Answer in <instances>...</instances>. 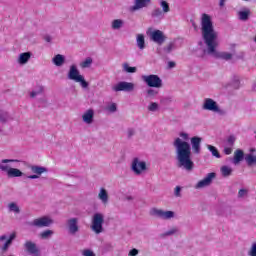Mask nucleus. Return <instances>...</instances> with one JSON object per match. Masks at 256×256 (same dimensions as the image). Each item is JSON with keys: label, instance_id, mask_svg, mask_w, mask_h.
Segmentation results:
<instances>
[{"label": "nucleus", "instance_id": "48", "mask_svg": "<svg viewBox=\"0 0 256 256\" xmlns=\"http://www.w3.org/2000/svg\"><path fill=\"white\" fill-rule=\"evenodd\" d=\"M134 135H135V129L129 128L127 130V137H128V139H131V137H133Z\"/></svg>", "mask_w": 256, "mask_h": 256}, {"label": "nucleus", "instance_id": "51", "mask_svg": "<svg viewBox=\"0 0 256 256\" xmlns=\"http://www.w3.org/2000/svg\"><path fill=\"white\" fill-rule=\"evenodd\" d=\"M128 255L129 256H137V255H139V250L133 248L132 250H130Z\"/></svg>", "mask_w": 256, "mask_h": 256}, {"label": "nucleus", "instance_id": "29", "mask_svg": "<svg viewBox=\"0 0 256 256\" xmlns=\"http://www.w3.org/2000/svg\"><path fill=\"white\" fill-rule=\"evenodd\" d=\"M11 121V116L6 111L0 110V123H7Z\"/></svg>", "mask_w": 256, "mask_h": 256}, {"label": "nucleus", "instance_id": "25", "mask_svg": "<svg viewBox=\"0 0 256 256\" xmlns=\"http://www.w3.org/2000/svg\"><path fill=\"white\" fill-rule=\"evenodd\" d=\"M244 157L245 153H243V150L237 149L234 153V165H237V163H241Z\"/></svg>", "mask_w": 256, "mask_h": 256}, {"label": "nucleus", "instance_id": "13", "mask_svg": "<svg viewBox=\"0 0 256 256\" xmlns=\"http://www.w3.org/2000/svg\"><path fill=\"white\" fill-rule=\"evenodd\" d=\"M150 39L157 45H163L167 41V36L161 30H154L150 33Z\"/></svg>", "mask_w": 256, "mask_h": 256}, {"label": "nucleus", "instance_id": "52", "mask_svg": "<svg viewBox=\"0 0 256 256\" xmlns=\"http://www.w3.org/2000/svg\"><path fill=\"white\" fill-rule=\"evenodd\" d=\"M176 63L174 62V61H169L168 62V69H173V68H175L176 67Z\"/></svg>", "mask_w": 256, "mask_h": 256}, {"label": "nucleus", "instance_id": "53", "mask_svg": "<svg viewBox=\"0 0 256 256\" xmlns=\"http://www.w3.org/2000/svg\"><path fill=\"white\" fill-rule=\"evenodd\" d=\"M226 1L227 0H219V7H221V8L225 7V2Z\"/></svg>", "mask_w": 256, "mask_h": 256}, {"label": "nucleus", "instance_id": "16", "mask_svg": "<svg viewBox=\"0 0 256 256\" xmlns=\"http://www.w3.org/2000/svg\"><path fill=\"white\" fill-rule=\"evenodd\" d=\"M215 177H217L215 172L208 173L204 179L200 180L196 184L195 189H203V187H209V185L213 183V179H215Z\"/></svg>", "mask_w": 256, "mask_h": 256}, {"label": "nucleus", "instance_id": "50", "mask_svg": "<svg viewBox=\"0 0 256 256\" xmlns=\"http://www.w3.org/2000/svg\"><path fill=\"white\" fill-rule=\"evenodd\" d=\"M224 153H225V155H231V153H233V149L231 148V146L225 147Z\"/></svg>", "mask_w": 256, "mask_h": 256}, {"label": "nucleus", "instance_id": "3", "mask_svg": "<svg viewBox=\"0 0 256 256\" xmlns=\"http://www.w3.org/2000/svg\"><path fill=\"white\" fill-rule=\"evenodd\" d=\"M17 160H13V159H2L0 161V171H2L3 173L7 174V177H23V173L21 172V170L17 169V168H11L10 165H8V163H15Z\"/></svg>", "mask_w": 256, "mask_h": 256}, {"label": "nucleus", "instance_id": "40", "mask_svg": "<svg viewBox=\"0 0 256 256\" xmlns=\"http://www.w3.org/2000/svg\"><path fill=\"white\" fill-rule=\"evenodd\" d=\"M123 69L126 73H137V67H131L129 64H123Z\"/></svg>", "mask_w": 256, "mask_h": 256}, {"label": "nucleus", "instance_id": "39", "mask_svg": "<svg viewBox=\"0 0 256 256\" xmlns=\"http://www.w3.org/2000/svg\"><path fill=\"white\" fill-rule=\"evenodd\" d=\"M175 49V42H170L163 48L164 53L169 54Z\"/></svg>", "mask_w": 256, "mask_h": 256}, {"label": "nucleus", "instance_id": "44", "mask_svg": "<svg viewBox=\"0 0 256 256\" xmlns=\"http://www.w3.org/2000/svg\"><path fill=\"white\" fill-rule=\"evenodd\" d=\"M106 111H109L110 113H115L117 111V104L112 103L106 107Z\"/></svg>", "mask_w": 256, "mask_h": 256}, {"label": "nucleus", "instance_id": "56", "mask_svg": "<svg viewBox=\"0 0 256 256\" xmlns=\"http://www.w3.org/2000/svg\"><path fill=\"white\" fill-rule=\"evenodd\" d=\"M235 82L239 83V78L238 77L235 78Z\"/></svg>", "mask_w": 256, "mask_h": 256}, {"label": "nucleus", "instance_id": "55", "mask_svg": "<svg viewBox=\"0 0 256 256\" xmlns=\"http://www.w3.org/2000/svg\"><path fill=\"white\" fill-rule=\"evenodd\" d=\"M127 201H133V198L131 196L126 197Z\"/></svg>", "mask_w": 256, "mask_h": 256}, {"label": "nucleus", "instance_id": "8", "mask_svg": "<svg viewBox=\"0 0 256 256\" xmlns=\"http://www.w3.org/2000/svg\"><path fill=\"white\" fill-rule=\"evenodd\" d=\"M131 170L135 175H141L147 171V162L135 157L131 163Z\"/></svg>", "mask_w": 256, "mask_h": 256}, {"label": "nucleus", "instance_id": "1", "mask_svg": "<svg viewBox=\"0 0 256 256\" xmlns=\"http://www.w3.org/2000/svg\"><path fill=\"white\" fill-rule=\"evenodd\" d=\"M201 33L206 45L205 53L207 55L214 57V59H223L224 61H231L233 59V54L217 50V47H219V34L215 31L213 20L209 14L203 13L201 16Z\"/></svg>", "mask_w": 256, "mask_h": 256}, {"label": "nucleus", "instance_id": "12", "mask_svg": "<svg viewBox=\"0 0 256 256\" xmlns=\"http://www.w3.org/2000/svg\"><path fill=\"white\" fill-rule=\"evenodd\" d=\"M24 249L26 253L30 256H41V252L39 251V247L37 244L31 240H28L24 243Z\"/></svg>", "mask_w": 256, "mask_h": 256}, {"label": "nucleus", "instance_id": "42", "mask_svg": "<svg viewBox=\"0 0 256 256\" xmlns=\"http://www.w3.org/2000/svg\"><path fill=\"white\" fill-rule=\"evenodd\" d=\"M148 111H151L152 113H155V111H159V104H157V102H151L148 106Z\"/></svg>", "mask_w": 256, "mask_h": 256}, {"label": "nucleus", "instance_id": "30", "mask_svg": "<svg viewBox=\"0 0 256 256\" xmlns=\"http://www.w3.org/2000/svg\"><path fill=\"white\" fill-rule=\"evenodd\" d=\"M207 149L209 152L212 153L213 157H216L217 159H221V154L219 153V150L215 148L213 145H207Z\"/></svg>", "mask_w": 256, "mask_h": 256}, {"label": "nucleus", "instance_id": "10", "mask_svg": "<svg viewBox=\"0 0 256 256\" xmlns=\"http://www.w3.org/2000/svg\"><path fill=\"white\" fill-rule=\"evenodd\" d=\"M66 229L68 235L75 237L79 233V218H70L66 222Z\"/></svg>", "mask_w": 256, "mask_h": 256}, {"label": "nucleus", "instance_id": "24", "mask_svg": "<svg viewBox=\"0 0 256 256\" xmlns=\"http://www.w3.org/2000/svg\"><path fill=\"white\" fill-rule=\"evenodd\" d=\"M136 45L141 51H143V49H145V35L137 34Z\"/></svg>", "mask_w": 256, "mask_h": 256}, {"label": "nucleus", "instance_id": "5", "mask_svg": "<svg viewBox=\"0 0 256 256\" xmlns=\"http://www.w3.org/2000/svg\"><path fill=\"white\" fill-rule=\"evenodd\" d=\"M68 78L71 81H75V83H80L81 87L83 89H87L89 87V82L85 81V77L79 73V69H77V66L72 65L70 67L69 73H68Z\"/></svg>", "mask_w": 256, "mask_h": 256}, {"label": "nucleus", "instance_id": "7", "mask_svg": "<svg viewBox=\"0 0 256 256\" xmlns=\"http://www.w3.org/2000/svg\"><path fill=\"white\" fill-rule=\"evenodd\" d=\"M150 215L151 217H156L157 219H163L164 221H167L175 217V212L171 210L165 211L159 208H152L150 210Z\"/></svg>", "mask_w": 256, "mask_h": 256}, {"label": "nucleus", "instance_id": "36", "mask_svg": "<svg viewBox=\"0 0 256 256\" xmlns=\"http://www.w3.org/2000/svg\"><path fill=\"white\" fill-rule=\"evenodd\" d=\"M152 17L163 19V10L160 8H155L152 13Z\"/></svg>", "mask_w": 256, "mask_h": 256}, {"label": "nucleus", "instance_id": "2", "mask_svg": "<svg viewBox=\"0 0 256 256\" xmlns=\"http://www.w3.org/2000/svg\"><path fill=\"white\" fill-rule=\"evenodd\" d=\"M188 139V133L180 132L179 137L174 139L173 147L175 149L177 167L191 173L195 169V163L191 159V144L187 142Z\"/></svg>", "mask_w": 256, "mask_h": 256}, {"label": "nucleus", "instance_id": "46", "mask_svg": "<svg viewBox=\"0 0 256 256\" xmlns=\"http://www.w3.org/2000/svg\"><path fill=\"white\" fill-rule=\"evenodd\" d=\"M83 256H95V252H93L92 250L86 249L82 252Z\"/></svg>", "mask_w": 256, "mask_h": 256}, {"label": "nucleus", "instance_id": "9", "mask_svg": "<svg viewBox=\"0 0 256 256\" xmlns=\"http://www.w3.org/2000/svg\"><path fill=\"white\" fill-rule=\"evenodd\" d=\"M202 109L204 111H212V113H219L220 115H223V110L219 108V104L211 98L204 99Z\"/></svg>", "mask_w": 256, "mask_h": 256}, {"label": "nucleus", "instance_id": "43", "mask_svg": "<svg viewBox=\"0 0 256 256\" xmlns=\"http://www.w3.org/2000/svg\"><path fill=\"white\" fill-rule=\"evenodd\" d=\"M235 141H237V138H235L233 135H230L227 139L228 147H233V145H235Z\"/></svg>", "mask_w": 256, "mask_h": 256}, {"label": "nucleus", "instance_id": "32", "mask_svg": "<svg viewBox=\"0 0 256 256\" xmlns=\"http://www.w3.org/2000/svg\"><path fill=\"white\" fill-rule=\"evenodd\" d=\"M245 161L246 163L251 166V165H255L256 163V156H254L253 154H247L245 156Z\"/></svg>", "mask_w": 256, "mask_h": 256}, {"label": "nucleus", "instance_id": "33", "mask_svg": "<svg viewBox=\"0 0 256 256\" xmlns=\"http://www.w3.org/2000/svg\"><path fill=\"white\" fill-rule=\"evenodd\" d=\"M157 95H159V90L149 88L146 91V97H149L150 99H153V97H157Z\"/></svg>", "mask_w": 256, "mask_h": 256}, {"label": "nucleus", "instance_id": "31", "mask_svg": "<svg viewBox=\"0 0 256 256\" xmlns=\"http://www.w3.org/2000/svg\"><path fill=\"white\" fill-rule=\"evenodd\" d=\"M91 65H93V58L88 57L83 62H81L80 67H82V69H87L91 67Z\"/></svg>", "mask_w": 256, "mask_h": 256}, {"label": "nucleus", "instance_id": "18", "mask_svg": "<svg viewBox=\"0 0 256 256\" xmlns=\"http://www.w3.org/2000/svg\"><path fill=\"white\" fill-rule=\"evenodd\" d=\"M30 169L34 174L27 176L28 179H39V177H41L43 173H47V168L43 166L34 165V166H31Z\"/></svg>", "mask_w": 256, "mask_h": 256}, {"label": "nucleus", "instance_id": "4", "mask_svg": "<svg viewBox=\"0 0 256 256\" xmlns=\"http://www.w3.org/2000/svg\"><path fill=\"white\" fill-rule=\"evenodd\" d=\"M103 223H105V215L103 213H95L92 216L91 221V231L95 233V235H101V233L105 232V228H103Z\"/></svg>", "mask_w": 256, "mask_h": 256}, {"label": "nucleus", "instance_id": "28", "mask_svg": "<svg viewBox=\"0 0 256 256\" xmlns=\"http://www.w3.org/2000/svg\"><path fill=\"white\" fill-rule=\"evenodd\" d=\"M178 232H179V228L173 227L170 230L160 234V238L165 239V237H171V235H177Z\"/></svg>", "mask_w": 256, "mask_h": 256}, {"label": "nucleus", "instance_id": "47", "mask_svg": "<svg viewBox=\"0 0 256 256\" xmlns=\"http://www.w3.org/2000/svg\"><path fill=\"white\" fill-rule=\"evenodd\" d=\"M175 197H181V186H176L174 189Z\"/></svg>", "mask_w": 256, "mask_h": 256}, {"label": "nucleus", "instance_id": "20", "mask_svg": "<svg viewBox=\"0 0 256 256\" xmlns=\"http://www.w3.org/2000/svg\"><path fill=\"white\" fill-rule=\"evenodd\" d=\"M98 199L101 201L102 205H107L109 203V192H107V189L100 188Z\"/></svg>", "mask_w": 256, "mask_h": 256}, {"label": "nucleus", "instance_id": "41", "mask_svg": "<svg viewBox=\"0 0 256 256\" xmlns=\"http://www.w3.org/2000/svg\"><path fill=\"white\" fill-rule=\"evenodd\" d=\"M160 6L162 7V12L169 13L171 11V8L169 7V3L167 1L162 0L160 2Z\"/></svg>", "mask_w": 256, "mask_h": 256}, {"label": "nucleus", "instance_id": "26", "mask_svg": "<svg viewBox=\"0 0 256 256\" xmlns=\"http://www.w3.org/2000/svg\"><path fill=\"white\" fill-rule=\"evenodd\" d=\"M249 15H251V10H249V9L239 11L238 12V19L240 21H248L249 20Z\"/></svg>", "mask_w": 256, "mask_h": 256}, {"label": "nucleus", "instance_id": "15", "mask_svg": "<svg viewBox=\"0 0 256 256\" xmlns=\"http://www.w3.org/2000/svg\"><path fill=\"white\" fill-rule=\"evenodd\" d=\"M16 234L12 233L9 238H7V236L3 235L0 237V247H1V251L2 253L7 252V250L9 249V246L11 245V243H13V240L15 239Z\"/></svg>", "mask_w": 256, "mask_h": 256}, {"label": "nucleus", "instance_id": "17", "mask_svg": "<svg viewBox=\"0 0 256 256\" xmlns=\"http://www.w3.org/2000/svg\"><path fill=\"white\" fill-rule=\"evenodd\" d=\"M203 141V138L194 136L190 139V147L194 153V155H199L201 153V143Z\"/></svg>", "mask_w": 256, "mask_h": 256}, {"label": "nucleus", "instance_id": "21", "mask_svg": "<svg viewBox=\"0 0 256 256\" xmlns=\"http://www.w3.org/2000/svg\"><path fill=\"white\" fill-rule=\"evenodd\" d=\"M93 117H95V111H93V109L87 110L82 115V119H83L84 123H86L87 125H91V123H93Z\"/></svg>", "mask_w": 256, "mask_h": 256}, {"label": "nucleus", "instance_id": "11", "mask_svg": "<svg viewBox=\"0 0 256 256\" xmlns=\"http://www.w3.org/2000/svg\"><path fill=\"white\" fill-rule=\"evenodd\" d=\"M113 91L118 93L119 91H125L126 93H131V91H135V84L131 82H119L115 86L112 87Z\"/></svg>", "mask_w": 256, "mask_h": 256}, {"label": "nucleus", "instance_id": "23", "mask_svg": "<svg viewBox=\"0 0 256 256\" xmlns=\"http://www.w3.org/2000/svg\"><path fill=\"white\" fill-rule=\"evenodd\" d=\"M52 63L56 67H62V65L65 63V57L61 54H57L56 56L53 57Z\"/></svg>", "mask_w": 256, "mask_h": 256}, {"label": "nucleus", "instance_id": "22", "mask_svg": "<svg viewBox=\"0 0 256 256\" xmlns=\"http://www.w3.org/2000/svg\"><path fill=\"white\" fill-rule=\"evenodd\" d=\"M29 59H31V52H24L19 54L17 63L19 65H27V63H29Z\"/></svg>", "mask_w": 256, "mask_h": 256}, {"label": "nucleus", "instance_id": "14", "mask_svg": "<svg viewBox=\"0 0 256 256\" xmlns=\"http://www.w3.org/2000/svg\"><path fill=\"white\" fill-rule=\"evenodd\" d=\"M31 225L33 227H49L50 225H53V220L49 216H43L40 218H36L31 222Z\"/></svg>", "mask_w": 256, "mask_h": 256}, {"label": "nucleus", "instance_id": "37", "mask_svg": "<svg viewBox=\"0 0 256 256\" xmlns=\"http://www.w3.org/2000/svg\"><path fill=\"white\" fill-rule=\"evenodd\" d=\"M8 209L9 211H11L12 213H20V209L19 206L15 203L12 202L8 205Z\"/></svg>", "mask_w": 256, "mask_h": 256}, {"label": "nucleus", "instance_id": "49", "mask_svg": "<svg viewBox=\"0 0 256 256\" xmlns=\"http://www.w3.org/2000/svg\"><path fill=\"white\" fill-rule=\"evenodd\" d=\"M245 195H247V190L246 189H240L239 192H238V197L243 198V197H245Z\"/></svg>", "mask_w": 256, "mask_h": 256}, {"label": "nucleus", "instance_id": "38", "mask_svg": "<svg viewBox=\"0 0 256 256\" xmlns=\"http://www.w3.org/2000/svg\"><path fill=\"white\" fill-rule=\"evenodd\" d=\"M123 27V20L116 19L112 21V29H121Z\"/></svg>", "mask_w": 256, "mask_h": 256}, {"label": "nucleus", "instance_id": "19", "mask_svg": "<svg viewBox=\"0 0 256 256\" xmlns=\"http://www.w3.org/2000/svg\"><path fill=\"white\" fill-rule=\"evenodd\" d=\"M151 3V0H134V5L130 7V11H139L147 7Z\"/></svg>", "mask_w": 256, "mask_h": 256}, {"label": "nucleus", "instance_id": "6", "mask_svg": "<svg viewBox=\"0 0 256 256\" xmlns=\"http://www.w3.org/2000/svg\"><path fill=\"white\" fill-rule=\"evenodd\" d=\"M142 81L146 83L148 87H153L154 89H161V87H163V80L155 74L143 75Z\"/></svg>", "mask_w": 256, "mask_h": 256}, {"label": "nucleus", "instance_id": "45", "mask_svg": "<svg viewBox=\"0 0 256 256\" xmlns=\"http://www.w3.org/2000/svg\"><path fill=\"white\" fill-rule=\"evenodd\" d=\"M249 256H256V242L252 243V246L248 252Z\"/></svg>", "mask_w": 256, "mask_h": 256}, {"label": "nucleus", "instance_id": "34", "mask_svg": "<svg viewBox=\"0 0 256 256\" xmlns=\"http://www.w3.org/2000/svg\"><path fill=\"white\" fill-rule=\"evenodd\" d=\"M53 230H45L42 233H40L41 239H51L53 237Z\"/></svg>", "mask_w": 256, "mask_h": 256}, {"label": "nucleus", "instance_id": "54", "mask_svg": "<svg viewBox=\"0 0 256 256\" xmlns=\"http://www.w3.org/2000/svg\"><path fill=\"white\" fill-rule=\"evenodd\" d=\"M45 40L49 43V42L51 41V37L46 36V37H45Z\"/></svg>", "mask_w": 256, "mask_h": 256}, {"label": "nucleus", "instance_id": "35", "mask_svg": "<svg viewBox=\"0 0 256 256\" xmlns=\"http://www.w3.org/2000/svg\"><path fill=\"white\" fill-rule=\"evenodd\" d=\"M42 93H43L42 86H38L37 88H35V90H33L30 93V97H32V98L39 97V95H41Z\"/></svg>", "mask_w": 256, "mask_h": 256}, {"label": "nucleus", "instance_id": "27", "mask_svg": "<svg viewBox=\"0 0 256 256\" xmlns=\"http://www.w3.org/2000/svg\"><path fill=\"white\" fill-rule=\"evenodd\" d=\"M220 172L222 177H231V175L233 174V168H231L230 166H222L220 168Z\"/></svg>", "mask_w": 256, "mask_h": 256}]
</instances>
